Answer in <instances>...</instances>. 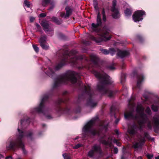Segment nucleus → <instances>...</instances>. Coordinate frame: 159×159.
<instances>
[{
  "instance_id": "obj_63",
  "label": "nucleus",
  "mask_w": 159,
  "mask_h": 159,
  "mask_svg": "<svg viewBox=\"0 0 159 159\" xmlns=\"http://www.w3.org/2000/svg\"><path fill=\"white\" fill-rule=\"evenodd\" d=\"M60 111H61V110H59Z\"/></svg>"
},
{
  "instance_id": "obj_8",
  "label": "nucleus",
  "mask_w": 159,
  "mask_h": 159,
  "mask_svg": "<svg viewBox=\"0 0 159 159\" xmlns=\"http://www.w3.org/2000/svg\"><path fill=\"white\" fill-rule=\"evenodd\" d=\"M84 90L87 99V105L91 107L96 106L97 104V102L94 100V93L91 89L90 85H85L84 86Z\"/></svg>"
},
{
  "instance_id": "obj_36",
  "label": "nucleus",
  "mask_w": 159,
  "mask_h": 159,
  "mask_svg": "<svg viewBox=\"0 0 159 159\" xmlns=\"http://www.w3.org/2000/svg\"><path fill=\"white\" fill-rule=\"evenodd\" d=\"M146 156L148 159H152L153 157V155L152 154H147Z\"/></svg>"
},
{
  "instance_id": "obj_37",
  "label": "nucleus",
  "mask_w": 159,
  "mask_h": 159,
  "mask_svg": "<svg viewBox=\"0 0 159 159\" xmlns=\"http://www.w3.org/2000/svg\"><path fill=\"white\" fill-rule=\"evenodd\" d=\"M108 68L109 69L112 70L115 69V67L113 66H108Z\"/></svg>"
},
{
  "instance_id": "obj_29",
  "label": "nucleus",
  "mask_w": 159,
  "mask_h": 159,
  "mask_svg": "<svg viewBox=\"0 0 159 159\" xmlns=\"http://www.w3.org/2000/svg\"><path fill=\"white\" fill-rule=\"evenodd\" d=\"M126 16H131L132 14L131 11L129 9H127L125 11Z\"/></svg>"
},
{
  "instance_id": "obj_23",
  "label": "nucleus",
  "mask_w": 159,
  "mask_h": 159,
  "mask_svg": "<svg viewBox=\"0 0 159 159\" xmlns=\"http://www.w3.org/2000/svg\"><path fill=\"white\" fill-rule=\"evenodd\" d=\"M153 123L154 125L157 127H159V117L155 116L153 118Z\"/></svg>"
},
{
  "instance_id": "obj_46",
  "label": "nucleus",
  "mask_w": 159,
  "mask_h": 159,
  "mask_svg": "<svg viewBox=\"0 0 159 159\" xmlns=\"http://www.w3.org/2000/svg\"><path fill=\"white\" fill-rule=\"evenodd\" d=\"M119 120H120L118 118V119H116V120L115 121V123L116 124H117L118 123Z\"/></svg>"
},
{
  "instance_id": "obj_15",
  "label": "nucleus",
  "mask_w": 159,
  "mask_h": 159,
  "mask_svg": "<svg viewBox=\"0 0 159 159\" xmlns=\"http://www.w3.org/2000/svg\"><path fill=\"white\" fill-rule=\"evenodd\" d=\"M41 25L46 33L48 34H51V36L53 34V29L49 25L48 22L43 21L41 22Z\"/></svg>"
},
{
  "instance_id": "obj_24",
  "label": "nucleus",
  "mask_w": 159,
  "mask_h": 159,
  "mask_svg": "<svg viewBox=\"0 0 159 159\" xmlns=\"http://www.w3.org/2000/svg\"><path fill=\"white\" fill-rule=\"evenodd\" d=\"M45 72L48 76L51 77H52L54 75V71L50 67H49L48 70Z\"/></svg>"
},
{
  "instance_id": "obj_7",
  "label": "nucleus",
  "mask_w": 159,
  "mask_h": 159,
  "mask_svg": "<svg viewBox=\"0 0 159 159\" xmlns=\"http://www.w3.org/2000/svg\"><path fill=\"white\" fill-rule=\"evenodd\" d=\"M19 133V135L16 139H9L7 143L6 148L8 150L12 149L15 150L18 148H21L24 154H25V150L24 148V144L22 142L21 139L25 136V133L22 130H20L19 127L17 129Z\"/></svg>"
},
{
  "instance_id": "obj_20",
  "label": "nucleus",
  "mask_w": 159,
  "mask_h": 159,
  "mask_svg": "<svg viewBox=\"0 0 159 159\" xmlns=\"http://www.w3.org/2000/svg\"><path fill=\"white\" fill-rule=\"evenodd\" d=\"M137 129V126L134 125L128 128V132L131 136H134L135 134Z\"/></svg>"
},
{
  "instance_id": "obj_33",
  "label": "nucleus",
  "mask_w": 159,
  "mask_h": 159,
  "mask_svg": "<svg viewBox=\"0 0 159 159\" xmlns=\"http://www.w3.org/2000/svg\"><path fill=\"white\" fill-rule=\"evenodd\" d=\"M101 51L104 54L107 55L109 53V51L105 49H100Z\"/></svg>"
},
{
  "instance_id": "obj_34",
  "label": "nucleus",
  "mask_w": 159,
  "mask_h": 159,
  "mask_svg": "<svg viewBox=\"0 0 159 159\" xmlns=\"http://www.w3.org/2000/svg\"><path fill=\"white\" fill-rule=\"evenodd\" d=\"M33 47L34 50L36 52H39V49L38 47L37 46L33 44Z\"/></svg>"
},
{
  "instance_id": "obj_44",
  "label": "nucleus",
  "mask_w": 159,
  "mask_h": 159,
  "mask_svg": "<svg viewBox=\"0 0 159 159\" xmlns=\"http://www.w3.org/2000/svg\"><path fill=\"white\" fill-rule=\"evenodd\" d=\"M146 110V112L147 113H148L149 114H151V110Z\"/></svg>"
},
{
  "instance_id": "obj_2",
  "label": "nucleus",
  "mask_w": 159,
  "mask_h": 159,
  "mask_svg": "<svg viewBox=\"0 0 159 159\" xmlns=\"http://www.w3.org/2000/svg\"><path fill=\"white\" fill-rule=\"evenodd\" d=\"M83 58V57L82 56H78L76 51L72 50L69 53L63 55L61 61L56 66L54 70H58L67 63H71L72 65L75 66L79 69L85 68L89 69L90 65L85 66H80L78 64L79 60H81Z\"/></svg>"
},
{
  "instance_id": "obj_25",
  "label": "nucleus",
  "mask_w": 159,
  "mask_h": 159,
  "mask_svg": "<svg viewBox=\"0 0 159 159\" xmlns=\"http://www.w3.org/2000/svg\"><path fill=\"white\" fill-rule=\"evenodd\" d=\"M47 39V37L45 35H42L40 38H39V42L40 43V44H41V43H45V42L46 41Z\"/></svg>"
},
{
  "instance_id": "obj_62",
  "label": "nucleus",
  "mask_w": 159,
  "mask_h": 159,
  "mask_svg": "<svg viewBox=\"0 0 159 159\" xmlns=\"http://www.w3.org/2000/svg\"><path fill=\"white\" fill-rule=\"evenodd\" d=\"M114 117L115 118H116V117L115 115H114Z\"/></svg>"
},
{
  "instance_id": "obj_11",
  "label": "nucleus",
  "mask_w": 159,
  "mask_h": 159,
  "mask_svg": "<svg viewBox=\"0 0 159 159\" xmlns=\"http://www.w3.org/2000/svg\"><path fill=\"white\" fill-rule=\"evenodd\" d=\"M112 139V138L110 136L107 137L105 135H103L100 139V142L107 148H111L112 145L111 142L113 141L114 143H116L117 142V140L116 139L113 140Z\"/></svg>"
},
{
  "instance_id": "obj_30",
  "label": "nucleus",
  "mask_w": 159,
  "mask_h": 159,
  "mask_svg": "<svg viewBox=\"0 0 159 159\" xmlns=\"http://www.w3.org/2000/svg\"><path fill=\"white\" fill-rule=\"evenodd\" d=\"M50 1V0H43L42 4L43 6H46Z\"/></svg>"
},
{
  "instance_id": "obj_58",
  "label": "nucleus",
  "mask_w": 159,
  "mask_h": 159,
  "mask_svg": "<svg viewBox=\"0 0 159 159\" xmlns=\"http://www.w3.org/2000/svg\"><path fill=\"white\" fill-rule=\"evenodd\" d=\"M2 156V155L0 154V158H1Z\"/></svg>"
},
{
  "instance_id": "obj_13",
  "label": "nucleus",
  "mask_w": 159,
  "mask_h": 159,
  "mask_svg": "<svg viewBox=\"0 0 159 159\" xmlns=\"http://www.w3.org/2000/svg\"><path fill=\"white\" fill-rule=\"evenodd\" d=\"M117 51V55L121 58L129 55V52L126 51H122L117 49L110 48L109 50V53H110L111 55H113L115 53L116 51Z\"/></svg>"
},
{
  "instance_id": "obj_49",
  "label": "nucleus",
  "mask_w": 159,
  "mask_h": 159,
  "mask_svg": "<svg viewBox=\"0 0 159 159\" xmlns=\"http://www.w3.org/2000/svg\"><path fill=\"white\" fill-rule=\"evenodd\" d=\"M36 26L37 27V28H39V27H40V25L38 24H37V23H36Z\"/></svg>"
},
{
  "instance_id": "obj_43",
  "label": "nucleus",
  "mask_w": 159,
  "mask_h": 159,
  "mask_svg": "<svg viewBox=\"0 0 159 159\" xmlns=\"http://www.w3.org/2000/svg\"><path fill=\"white\" fill-rule=\"evenodd\" d=\"M34 18L33 17H30V21L31 22H33L34 20Z\"/></svg>"
},
{
  "instance_id": "obj_54",
  "label": "nucleus",
  "mask_w": 159,
  "mask_h": 159,
  "mask_svg": "<svg viewBox=\"0 0 159 159\" xmlns=\"http://www.w3.org/2000/svg\"><path fill=\"white\" fill-rule=\"evenodd\" d=\"M115 108L114 107H113V106L111 107V110H112V109H114Z\"/></svg>"
},
{
  "instance_id": "obj_3",
  "label": "nucleus",
  "mask_w": 159,
  "mask_h": 159,
  "mask_svg": "<svg viewBox=\"0 0 159 159\" xmlns=\"http://www.w3.org/2000/svg\"><path fill=\"white\" fill-rule=\"evenodd\" d=\"M93 74L95 77L99 79V82L97 85L98 90L102 94H106L109 97H112L113 92L109 90L107 86L112 83V81L110 77L103 72H98L93 70Z\"/></svg>"
},
{
  "instance_id": "obj_42",
  "label": "nucleus",
  "mask_w": 159,
  "mask_h": 159,
  "mask_svg": "<svg viewBox=\"0 0 159 159\" xmlns=\"http://www.w3.org/2000/svg\"><path fill=\"white\" fill-rule=\"evenodd\" d=\"M25 120H21L20 121V124L21 125H23V124L24 123V122H25Z\"/></svg>"
},
{
  "instance_id": "obj_22",
  "label": "nucleus",
  "mask_w": 159,
  "mask_h": 159,
  "mask_svg": "<svg viewBox=\"0 0 159 159\" xmlns=\"http://www.w3.org/2000/svg\"><path fill=\"white\" fill-rule=\"evenodd\" d=\"M48 97V95H45L42 99L41 101L39 104L38 107L36 109H43L44 108V101L47 100Z\"/></svg>"
},
{
  "instance_id": "obj_57",
  "label": "nucleus",
  "mask_w": 159,
  "mask_h": 159,
  "mask_svg": "<svg viewBox=\"0 0 159 159\" xmlns=\"http://www.w3.org/2000/svg\"><path fill=\"white\" fill-rule=\"evenodd\" d=\"M154 111V112H156L157 111V110H153Z\"/></svg>"
},
{
  "instance_id": "obj_6",
  "label": "nucleus",
  "mask_w": 159,
  "mask_h": 159,
  "mask_svg": "<svg viewBox=\"0 0 159 159\" xmlns=\"http://www.w3.org/2000/svg\"><path fill=\"white\" fill-rule=\"evenodd\" d=\"M79 75L77 73L71 71L65 74L59 75L55 79L53 84V87H56L62 84H66L68 82L72 83H75L79 78Z\"/></svg>"
},
{
  "instance_id": "obj_1",
  "label": "nucleus",
  "mask_w": 159,
  "mask_h": 159,
  "mask_svg": "<svg viewBox=\"0 0 159 159\" xmlns=\"http://www.w3.org/2000/svg\"><path fill=\"white\" fill-rule=\"evenodd\" d=\"M108 125L104 122L100 120L98 117H95L89 121L82 129L84 133H89L93 135L101 136L104 132L107 131Z\"/></svg>"
},
{
  "instance_id": "obj_31",
  "label": "nucleus",
  "mask_w": 159,
  "mask_h": 159,
  "mask_svg": "<svg viewBox=\"0 0 159 159\" xmlns=\"http://www.w3.org/2000/svg\"><path fill=\"white\" fill-rule=\"evenodd\" d=\"M102 20H103L105 22L106 21V17L105 15V11L104 9H103L102 11Z\"/></svg>"
},
{
  "instance_id": "obj_4",
  "label": "nucleus",
  "mask_w": 159,
  "mask_h": 159,
  "mask_svg": "<svg viewBox=\"0 0 159 159\" xmlns=\"http://www.w3.org/2000/svg\"><path fill=\"white\" fill-rule=\"evenodd\" d=\"M144 110H128L125 112L124 116L126 119H133L138 120L140 125L147 123L149 128L152 127L151 123L149 121Z\"/></svg>"
},
{
  "instance_id": "obj_28",
  "label": "nucleus",
  "mask_w": 159,
  "mask_h": 159,
  "mask_svg": "<svg viewBox=\"0 0 159 159\" xmlns=\"http://www.w3.org/2000/svg\"><path fill=\"white\" fill-rule=\"evenodd\" d=\"M40 46L43 48V49L45 50H47L49 48L48 44L46 43H44L43 44L41 43Z\"/></svg>"
},
{
  "instance_id": "obj_59",
  "label": "nucleus",
  "mask_w": 159,
  "mask_h": 159,
  "mask_svg": "<svg viewBox=\"0 0 159 159\" xmlns=\"http://www.w3.org/2000/svg\"><path fill=\"white\" fill-rule=\"evenodd\" d=\"M79 84L81 85V82L79 81Z\"/></svg>"
},
{
  "instance_id": "obj_14",
  "label": "nucleus",
  "mask_w": 159,
  "mask_h": 159,
  "mask_svg": "<svg viewBox=\"0 0 159 159\" xmlns=\"http://www.w3.org/2000/svg\"><path fill=\"white\" fill-rule=\"evenodd\" d=\"M145 13L144 11L141 10L135 11L133 16V20L134 22H136L142 21L143 19V16L145 15Z\"/></svg>"
},
{
  "instance_id": "obj_47",
  "label": "nucleus",
  "mask_w": 159,
  "mask_h": 159,
  "mask_svg": "<svg viewBox=\"0 0 159 159\" xmlns=\"http://www.w3.org/2000/svg\"><path fill=\"white\" fill-rule=\"evenodd\" d=\"M54 7V5H52L49 9V10H51Z\"/></svg>"
},
{
  "instance_id": "obj_40",
  "label": "nucleus",
  "mask_w": 159,
  "mask_h": 159,
  "mask_svg": "<svg viewBox=\"0 0 159 159\" xmlns=\"http://www.w3.org/2000/svg\"><path fill=\"white\" fill-rule=\"evenodd\" d=\"M81 144H78L75 146L74 147V148H79L80 147V146H81Z\"/></svg>"
},
{
  "instance_id": "obj_53",
  "label": "nucleus",
  "mask_w": 159,
  "mask_h": 159,
  "mask_svg": "<svg viewBox=\"0 0 159 159\" xmlns=\"http://www.w3.org/2000/svg\"><path fill=\"white\" fill-rule=\"evenodd\" d=\"M155 158V159H159V156L156 157Z\"/></svg>"
},
{
  "instance_id": "obj_27",
  "label": "nucleus",
  "mask_w": 159,
  "mask_h": 159,
  "mask_svg": "<svg viewBox=\"0 0 159 159\" xmlns=\"http://www.w3.org/2000/svg\"><path fill=\"white\" fill-rule=\"evenodd\" d=\"M52 21L58 25L61 24L62 22L61 20H59L57 18L54 17H52Z\"/></svg>"
},
{
  "instance_id": "obj_16",
  "label": "nucleus",
  "mask_w": 159,
  "mask_h": 159,
  "mask_svg": "<svg viewBox=\"0 0 159 159\" xmlns=\"http://www.w3.org/2000/svg\"><path fill=\"white\" fill-rule=\"evenodd\" d=\"M116 1L114 0L112 2V7L111 8V11L112 12V16L113 17L116 19L119 18L120 17V14L118 10L116 8Z\"/></svg>"
},
{
  "instance_id": "obj_18",
  "label": "nucleus",
  "mask_w": 159,
  "mask_h": 159,
  "mask_svg": "<svg viewBox=\"0 0 159 159\" xmlns=\"http://www.w3.org/2000/svg\"><path fill=\"white\" fill-rule=\"evenodd\" d=\"M65 10L66 11V13H65L64 12H61L60 13V16L62 17L67 18L71 14L72 10L68 7H66Z\"/></svg>"
},
{
  "instance_id": "obj_55",
  "label": "nucleus",
  "mask_w": 159,
  "mask_h": 159,
  "mask_svg": "<svg viewBox=\"0 0 159 159\" xmlns=\"http://www.w3.org/2000/svg\"><path fill=\"white\" fill-rule=\"evenodd\" d=\"M78 98H79V99H80L81 98V97H80V96H79Z\"/></svg>"
},
{
  "instance_id": "obj_48",
  "label": "nucleus",
  "mask_w": 159,
  "mask_h": 159,
  "mask_svg": "<svg viewBox=\"0 0 159 159\" xmlns=\"http://www.w3.org/2000/svg\"><path fill=\"white\" fill-rule=\"evenodd\" d=\"M32 134V133L31 132H29L28 134L27 135V136L28 137H30Z\"/></svg>"
},
{
  "instance_id": "obj_26",
  "label": "nucleus",
  "mask_w": 159,
  "mask_h": 159,
  "mask_svg": "<svg viewBox=\"0 0 159 159\" xmlns=\"http://www.w3.org/2000/svg\"><path fill=\"white\" fill-rule=\"evenodd\" d=\"M47 110H37V111H38L37 112H45V113H47ZM44 115L46 116L47 117V118L48 119H50L51 118V116H50V115H47L46 114H45Z\"/></svg>"
},
{
  "instance_id": "obj_61",
  "label": "nucleus",
  "mask_w": 159,
  "mask_h": 159,
  "mask_svg": "<svg viewBox=\"0 0 159 159\" xmlns=\"http://www.w3.org/2000/svg\"><path fill=\"white\" fill-rule=\"evenodd\" d=\"M121 159H123V157H121Z\"/></svg>"
},
{
  "instance_id": "obj_35",
  "label": "nucleus",
  "mask_w": 159,
  "mask_h": 159,
  "mask_svg": "<svg viewBox=\"0 0 159 159\" xmlns=\"http://www.w3.org/2000/svg\"><path fill=\"white\" fill-rule=\"evenodd\" d=\"M24 4L26 6L28 7L29 8L30 7V4L29 2L27 1L26 0H25L24 1Z\"/></svg>"
},
{
  "instance_id": "obj_50",
  "label": "nucleus",
  "mask_w": 159,
  "mask_h": 159,
  "mask_svg": "<svg viewBox=\"0 0 159 159\" xmlns=\"http://www.w3.org/2000/svg\"><path fill=\"white\" fill-rule=\"evenodd\" d=\"M9 158H12V157L11 156H9L8 157H7L5 159H9Z\"/></svg>"
},
{
  "instance_id": "obj_5",
  "label": "nucleus",
  "mask_w": 159,
  "mask_h": 159,
  "mask_svg": "<svg viewBox=\"0 0 159 159\" xmlns=\"http://www.w3.org/2000/svg\"><path fill=\"white\" fill-rule=\"evenodd\" d=\"M143 98H141L142 100V102H138L136 104L135 103L134 101L135 98L132 97L129 100L128 105V107L130 109H144V107H146V109H150V107H151L152 109H159V102L155 103L153 104H148L150 103V102L148 99L147 96L143 95Z\"/></svg>"
},
{
  "instance_id": "obj_12",
  "label": "nucleus",
  "mask_w": 159,
  "mask_h": 159,
  "mask_svg": "<svg viewBox=\"0 0 159 159\" xmlns=\"http://www.w3.org/2000/svg\"><path fill=\"white\" fill-rule=\"evenodd\" d=\"M144 137H142L141 135L138 136V142L134 143L133 145V147L134 148H141L145 142V138L147 137L148 134L145 133Z\"/></svg>"
},
{
  "instance_id": "obj_51",
  "label": "nucleus",
  "mask_w": 159,
  "mask_h": 159,
  "mask_svg": "<svg viewBox=\"0 0 159 159\" xmlns=\"http://www.w3.org/2000/svg\"><path fill=\"white\" fill-rule=\"evenodd\" d=\"M94 7L95 8V9H96V8L97 7V4L96 3H94Z\"/></svg>"
},
{
  "instance_id": "obj_41",
  "label": "nucleus",
  "mask_w": 159,
  "mask_h": 159,
  "mask_svg": "<svg viewBox=\"0 0 159 159\" xmlns=\"http://www.w3.org/2000/svg\"><path fill=\"white\" fill-rule=\"evenodd\" d=\"M114 152L116 154L118 152V149L116 148H114Z\"/></svg>"
},
{
  "instance_id": "obj_52",
  "label": "nucleus",
  "mask_w": 159,
  "mask_h": 159,
  "mask_svg": "<svg viewBox=\"0 0 159 159\" xmlns=\"http://www.w3.org/2000/svg\"><path fill=\"white\" fill-rule=\"evenodd\" d=\"M137 159H142V157H138Z\"/></svg>"
},
{
  "instance_id": "obj_39",
  "label": "nucleus",
  "mask_w": 159,
  "mask_h": 159,
  "mask_svg": "<svg viewBox=\"0 0 159 159\" xmlns=\"http://www.w3.org/2000/svg\"><path fill=\"white\" fill-rule=\"evenodd\" d=\"M64 102V101L63 100V99H59V100H58V101L57 102V103L58 104H60V103L61 102Z\"/></svg>"
},
{
  "instance_id": "obj_56",
  "label": "nucleus",
  "mask_w": 159,
  "mask_h": 159,
  "mask_svg": "<svg viewBox=\"0 0 159 159\" xmlns=\"http://www.w3.org/2000/svg\"><path fill=\"white\" fill-rule=\"evenodd\" d=\"M117 145H118V146H120V143H118V144H117Z\"/></svg>"
},
{
  "instance_id": "obj_60",
  "label": "nucleus",
  "mask_w": 159,
  "mask_h": 159,
  "mask_svg": "<svg viewBox=\"0 0 159 159\" xmlns=\"http://www.w3.org/2000/svg\"><path fill=\"white\" fill-rule=\"evenodd\" d=\"M78 138H78V137H77V138H75V140H76V139H78Z\"/></svg>"
},
{
  "instance_id": "obj_10",
  "label": "nucleus",
  "mask_w": 159,
  "mask_h": 159,
  "mask_svg": "<svg viewBox=\"0 0 159 159\" xmlns=\"http://www.w3.org/2000/svg\"><path fill=\"white\" fill-rule=\"evenodd\" d=\"M102 152L99 144L93 145L92 149L88 153V155L91 158L98 159L102 155Z\"/></svg>"
},
{
  "instance_id": "obj_32",
  "label": "nucleus",
  "mask_w": 159,
  "mask_h": 159,
  "mask_svg": "<svg viewBox=\"0 0 159 159\" xmlns=\"http://www.w3.org/2000/svg\"><path fill=\"white\" fill-rule=\"evenodd\" d=\"M62 156L64 159H70V155L68 154H63Z\"/></svg>"
},
{
  "instance_id": "obj_9",
  "label": "nucleus",
  "mask_w": 159,
  "mask_h": 159,
  "mask_svg": "<svg viewBox=\"0 0 159 159\" xmlns=\"http://www.w3.org/2000/svg\"><path fill=\"white\" fill-rule=\"evenodd\" d=\"M110 30L106 27L103 28V31L102 33L98 35L99 37L96 38L93 36L91 35L90 38L92 40L95 41L96 43H99L102 41H107L109 40L111 38V37L108 36L107 34L109 33Z\"/></svg>"
},
{
  "instance_id": "obj_38",
  "label": "nucleus",
  "mask_w": 159,
  "mask_h": 159,
  "mask_svg": "<svg viewBox=\"0 0 159 159\" xmlns=\"http://www.w3.org/2000/svg\"><path fill=\"white\" fill-rule=\"evenodd\" d=\"M39 16L41 17H44L46 16V14L44 13H41L39 14Z\"/></svg>"
},
{
  "instance_id": "obj_64",
  "label": "nucleus",
  "mask_w": 159,
  "mask_h": 159,
  "mask_svg": "<svg viewBox=\"0 0 159 159\" xmlns=\"http://www.w3.org/2000/svg\"><path fill=\"white\" fill-rule=\"evenodd\" d=\"M60 111H61V110H59Z\"/></svg>"
},
{
  "instance_id": "obj_21",
  "label": "nucleus",
  "mask_w": 159,
  "mask_h": 159,
  "mask_svg": "<svg viewBox=\"0 0 159 159\" xmlns=\"http://www.w3.org/2000/svg\"><path fill=\"white\" fill-rule=\"evenodd\" d=\"M137 81L136 87L140 88L141 86L142 82L144 79V77L142 75H137Z\"/></svg>"
},
{
  "instance_id": "obj_17",
  "label": "nucleus",
  "mask_w": 159,
  "mask_h": 159,
  "mask_svg": "<svg viewBox=\"0 0 159 159\" xmlns=\"http://www.w3.org/2000/svg\"><path fill=\"white\" fill-rule=\"evenodd\" d=\"M102 24V20L101 18V14L99 12H98V13L97 18V24H95L93 23L92 24V26L93 30L96 31L98 32L99 30L97 29V28L100 26Z\"/></svg>"
},
{
  "instance_id": "obj_19",
  "label": "nucleus",
  "mask_w": 159,
  "mask_h": 159,
  "mask_svg": "<svg viewBox=\"0 0 159 159\" xmlns=\"http://www.w3.org/2000/svg\"><path fill=\"white\" fill-rule=\"evenodd\" d=\"M90 60L94 65L97 67L99 64V58L96 55L92 54L90 56Z\"/></svg>"
},
{
  "instance_id": "obj_45",
  "label": "nucleus",
  "mask_w": 159,
  "mask_h": 159,
  "mask_svg": "<svg viewBox=\"0 0 159 159\" xmlns=\"http://www.w3.org/2000/svg\"><path fill=\"white\" fill-rule=\"evenodd\" d=\"M67 93H68V92L67 91H64V92H63V93H62V95L63 96L66 95L67 94Z\"/></svg>"
}]
</instances>
